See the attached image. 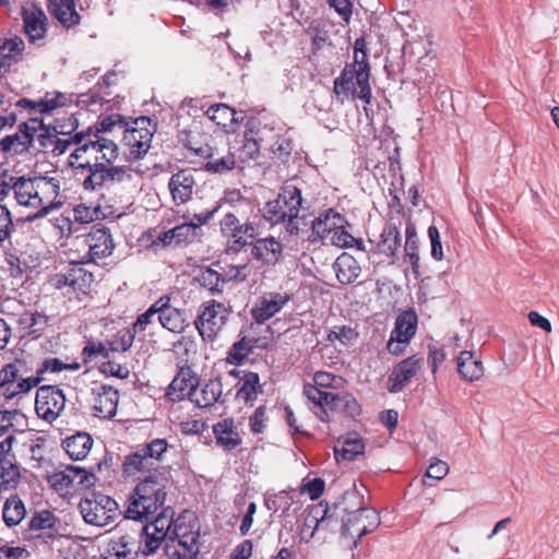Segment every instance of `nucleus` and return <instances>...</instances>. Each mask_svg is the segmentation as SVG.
Instances as JSON below:
<instances>
[{"label": "nucleus", "instance_id": "f257e3e1", "mask_svg": "<svg viewBox=\"0 0 559 559\" xmlns=\"http://www.w3.org/2000/svg\"><path fill=\"white\" fill-rule=\"evenodd\" d=\"M10 192L19 206L34 211L28 219L43 217L62 205L60 180L55 177H11L0 186V194Z\"/></svg>", "mask_w": 559, "mask_h": 559}, {"label": "nucleus", "instance_id": "f03ea898", "mask_svg": "<svg viewBox=\"0 0 559 559\" xmlns=\"http://www.w3.org/2000/svg\"><path fill=\"white\" fill-rule=\"evenodd\" d=\"M167 485L165 471H156L141 478L129 497L127 518L143 521L155 515L165 503Z\"/></svg>", "mask_w": 559, "mask_h": 559}, {"label": "nucleus", "instance_id": "7ed1b4c3", "mask_svg": "<svg viewBox=\"0 0 559 559\" xmlns=\"http://www.w3.org/2000/svg\"><path fill=\"white\" fill-rule=\"evenodd\" d=\"M75 148L70 153L68 163L73 169H87L112 164L119 156L118 145L110 139L98 134H76Z\"/></svg>", "mask_w": 559, "mask_h": 559}, {"label": "nucleus", "instance_id": "20e7f679", "mask_svg": "<svg viewBox=\"0 0 559 559\" xmlns=\"http://www.w3.org/2000/svg\"><path fill=\"white\" fill-rule=\"evenodd\" d=\"M369 80V64L361 66L358 61L348 63L334 81V93L342 103L349 98H359L368 105L371 102Z\"/></svg>", "mask_w": 559, "mask_h": 559}, {"label": "nucleus", "instance_id": "39448f33", "mask_svg": "<svg viewBox=\"0 0 559 559\" xmlns=\"http://www.w3.org/2000/svg\"><path fill=\"white\" fill-rule=\"evenodd\" d=\"M46 479L49 487L59 496L69 497L79 490L93 487L96 476L84 468L69 465L48 473Z\"/></svg>", "mask_w": 559, "mask_h": 559}, {"label": "nucleus", "instance_id": "423d86ee", "mask_svg": "<svg viewBox=\"0 0 559 559\" xmlns=\"http://www.w3.org/2000/svg\"><path fill=\"white\" fill-rule=\"evenodd\" d=\"M79 508L84 521L95 526H106L119 514L118 503L103 493H92L80 502Z\"/></svg>", "mask_w": 559, "mask_h": 559}, {"label": "nucleus", "instance_id": "0eeeda50", "mask_svg": "<svg viewBox=\"0 0 559 559\" xmlns=\"http://www.w3.org/2000/svg\"><path fill=\"white\" fill-rule=\"evenodd\" d=\"M301 202V191L293 185H286L277 199L264 205L263 217L272 224L285 222L286 217L299 214Z\"/></svg>", "mask_w": 559, "mask_h": 559}, {"label": "nucleus", "instance_id": "6e6552de", "mask_svg": "<svg viewBox=\"0 0 559 559\" xmlns=\"http://www.w3.org/2000/svg\"><path fill=\"white\" fill-rule=\"evenodd\" d=\"M229 309L222 302L210 300L203 304L195 326L203 340L212 341L224 328Z\"/></svg>", "mask_w": 559, "mask_h": 559}, {"label": "nucleus", "instance_id": "1a4fd4ad", "mask_svg": "<svg viewBox=\"0 0 559 559\" xmlns=\"http://www.w3.org/2000/svg\"><path fill=\"white\" fill-rule=\"evenodd\" d=\"M222 235L227 239L229 249L239 251L248 245L249 238L259 235V227L252 221L241 223L233 213H227L219 222Z\"/></svg>", "mask_w": 559, "mask_h": 559}, {"label": "nucleus", "instance_id": "9d476101", "mask_svg": "<svg viewBox=\"0 0 559 559\" xmlns=\"http://www.w3.org/2000/svg\"><path fill=\"white\" fill-rule=\"evenodd\" d=\"M110 165L104 164L99 167L87 168L88 176L83 181L84 189L96 191L110 183L133 181L134 173L131 168Z\"/></svg>", "mask_w": 559, "mask_h": 559}, {"label": "nucleus", "instance_id": "9b49d317", "mask_svg": "<svg viewBox=\"0 0 559 559\" xmlns=\"http://www.w3.org/2000/svg\"><path fill=\"white\" fill-rule=\"evenodd\" d=\"M380 523L379 515L374 509L360 508L350 511L343 520L342 535L354 539V545L365 536L372 532Z\"/></svg>", "mask_w": 559, "mask_h": 559}, {"label": "nucleus", "instance_id": "f8f14e48", "mask_svg": "<svg viewBox=\"0 0 559 559\" xmlns=\"http://www.w3.org/2000/svg\"><path fill=\"white\" fill-rule=\"evenodd\" d=\"M154 131L152 120L147 117H139L128 124L124 130L123 142L129 147L130 154L134 157L146 154L151 147Z\"/></svg>", "mask_w": 559, "mask_h": 559}, {"label": "nucleus", "instance_id": "ddd939ff", "mask_svg": "<svg viewBox=\"0 0 559 559\" xmlns=\"http://www.w3.org/2000/svg\"><path fill=\"white\" fill-rule=\"evenodd\" d=\"M417 330V314L408 310L401 313L395 321V326L391 332L386 349L392 355H401L414 337Z\"/></svg>", "mask_w": 559, "mask_h": 559}, {"label": "nucleus", "instance_id": "4468645a", "mask_svg": "<svg viewBox=\"0 0 559 559\" xmlns=\"http://www.w3.org/2000/svg\"><path fill=\"white\" fill-rule=\"evenodd\" d=\"M66 406V396L57 386H41L37 390L35 409L37 415L46 421L56 420Z\"/></svg>", "mask_w": 559, "mask_h": 559}, {"label": "nucleus", "instance_id": "2eb2a0df", "mask_svg": "<svg viewBox=\"0 0 559 559\" xmlns=\"http://www.w3.org/2000/svg\"><path fill=\"white\" fill-rule=\"evenodd\" d=\"M14 440L13 436H8L0 442V491L15 488L21 479L20 467L12 452Z\"/></svg>", "mask_w": 559, "mask_h": 559}, {"label": "nucleus", "instance_id": "dca6fc26", "mask_svg": "<svg viewBox=\"0 0 559 559\" xmlns=\"http://www.w3.org/2000/svg\"><path fill=\"white\" fill-rule=\"evenodd\" d=\"M19 365L8 364L0 370V388H5L4 395L12 399L19 394L27 393L40 382L38 377H19Z\"/></svg>", "mask_w": 559, "mask_h": 559}, {"label": "nucleus", "instance_id": "f3484780", "mask_svg": "<svg viewBox=\"0 0 559 559\" xmlns=\"http://www.w3.org/2000/svg\"><path fill=\"white\" fill-rule=\"evenodd\" d=\"M274 138V128L263 126L260 121L252 120L248 132L243 138L241 155L243 158L253 159L258 157L261 148H266L270 140Z\"/></svg>", "mask_w": 559, "mask_h": 559}, {"label": "nucleus", "instance_id": "a211bd4d", "mask_svg": "<svg viewBox=\"0 0 559 559\" xmlns=\"http://www.w3.org/2000/svg\"><path fill=\"white\" fill-rule=\"evenodd\" d=\"M155 302L158 323L173 333H182L188 325L186 312L171 306L168 296H163Z\"/></svg>", "mask_w": 559, "mask_h": 559}, {"label": "nucleus", "instance_id": "6ab92c4d", "mask_svg": "<svg viewBox=\"0 0 559 559\" xmlns=\"http://www.w3.org/2000/svg\"><path fill=\"white\" fill-rule=\"evenodd\" d=\"M289 300L290 296L286 293H266L257 300L252 308V318L258 323H264L278 313Z\"/></svg>", "mask_w": 559, "mask_h": 559}, {"label": "nucleus", "instance_id": "aec40b11", "mask_svg": "<svg viewBox=\"0 0 559 559\" xmlns=\"http://www.w3.org/2000/svg\"><path fill=\"white\" fill-rule=\"evenodd\" d=\"M197 181L192 169H182L174 174L168 182V189L175 204H185L192 199Z\"/></svg>", "mask_w": 559, "mask_h": 559}, {"label": "nucleus", "instance_id": "412c9836", "mask_svg": "<svg viewBox=\"0 0 559 559\" xmlns=\"http://www.w3.org/2000/svg\"><path fill=\"white\" fill-rule=\"evenodd\" d=\"M24 31L32 43L43 39L47 32V16L45 12L34 3H25L21 11Z\"/></svg>", "mask_w": 559, "mask_h": 559}, {"label": "nucleus", "instance_id": "4be33fe9", "mask_svg": "<svg viewBox=\"0 0 559 559\" xmlns=\"http://www.w3.org/2000/svg\"><path fill=\"white\" fill-rule=\"evenodd\" d=\"M92 409L94 416L103 419L112 418L117 413L119 393L112 386L102 385L93 391Z\"/></svg>", "mask_w": 559, "mask_h": 559}, {"label": "nucleus", "instance_id": "5701e85b", "mask_svg": "<svg viewBox=\"0 0 559 559\" xmlns=\"http://www.w3.org/2000/svg\"><path fill=\"white\" fill-rule=\"evenodd\" d=\"M420 358L408 357L397 364L388 379V390L397 393L411 381L420 367Z\"/></svg>", "mask_w": 559, "mask_h": 559}, {"label": "nucleus", "instance_id": "b1692460", "mask_svg": "<svg viewBox=\"0 0 559 559\" xmlns=\"http://www.w3.org/2000/svg\"><path fill=\"white\" fill-rule=\"evenodd\" d=\"M283 253L282 243L273 236L259 238L252 243L251 254L263 264H276Z\"/></svg>", "mask_w": 559, "mask_h": 559}, {"label": "nucleus", "instance_id": "393cba45", "mask_svg": "<svg viewBox=\"0 0 559 559\" xmlns=\"http://www.w3.org/2000/svg\"><path fill=\"white\" fill-rule=\"evenodd\" d=\"M85 241L88 246L90 255L94 260L110 255L115 248L109 230L103 227H93Z\"/></svg>", "mask_w": 559, "mask_h": 559}, {"label": "nucleus", "instance_id": "a878e982", "mask_svg": "<svg viewBox=\"0 0 559 559\" xmlns=\"http://www.w3.org/2000/svg\"><path fill=\"white\" fill-rule=\"evenodd\" d=\"M67 100V96L61 93H47L45 97L38 102L25 98L19 99L15 106L29 109L31 114L52 115L56 110L66 106Z\"/></svg>", "mask_w": 559, "mask_h": 559}, {"label": "nucleus", "instance_id": "bb28decb", "mask_svg": "<svg viewBox=\"0 0 559 559\" xmlns=\"http://www.w3.org/2000/svg\"><path fill=\"white\" fill-rule=\"evenodd\" d=\"M346 224L344 216L330 209L312 222V234L316 236L314 239H320L325 243L333 231Z\"/></svg>", "mask_w": 559, "mask_h": 559}, {"label": "nucleus", "instance_id": "cd10ccee", "mask_svg": "<svg viewBox=\"0 0 559 559\" xmlns=\"http://www.w3.org/2000/svg\"><path fill=\"white\" fill-rule=\"evenodd\" d=\"M218 207L215 206L213 210L194 214L190 222L182 223L174 227L177 234V240H179L180 243H185L191 242L195 238L200 237L202 233V225L206 224L210 219H212Z\"/></svg>", "mask_w": 559, "mask_h": 559}, {"label": "nucleus", "instance_id": "c85d7f7f", "mask_svg": "<svg viewBox=\"0 0 559 559\" xmlns=\"http://www.w3.org/2000/svg\"><path fill=\"white\" fill-rule=\"evenodd\" d=\"M122 466L123 473L129 477H140L144 474L151 475L156 471H164L158 464H155L153 460L147 457L141 449L127 455Z\"/></svg>", "mask_w": 559, "mask_h": 559}, {"label": "nucleus", "instance_id": "c756f323", "mask_svg": "<svg viewBox=\"0 0 559 559\" xmlns=\"http://www.w3.org/2000/svg\"><path fill=\"white\" fill-rule=\"evenodd\" d=\"M364 452L365 443L355 432L338 438L334 445V455L337 462L353 461Z\"/></svg>", "mask_w": 559, "mask_h": 559}, {"label": "nucleus", "instance_id": "7c9ffc66", "mask_svg": "<svg viewBox=\"0 0 559 559\" xmlns=\"http://www.w3.org/2000/svg\"><path fill=\"white\" fill-rule=\"evenodd\" d=\"M304 393L313 403V413L322 421L330 420L329 407L333 401V392L324 391L316 384H306Z\"/></svg>", "mask_w": 559, "mask_h": 559}, {"label": "nucleus", "instance_id": "2f4dec72", "mask_svg": "<svg viewBox=\"0 0 559 559\" xmlns=\"http://www.w3.org/2000/svg\"><path fill=\"white\" fill-rule=\"evenodd\" d=\"M199 536L187 535L166 543V554L170 559H197L199 554Z\"/></svg>", "mask_w": 559, "mask_h": 559}, {"label": "nucleus", "instance_id": "473e14b6", "mask_svg": "<svg viewBox=\"0 0 559 559\" xmlns=\"http://www.w3.org/2000/svg\"><path fill=\"white\" fill-rule=\"evenodd\" d=\"M222 395V384L217 379H212L197 384L192 391L190 401L201 408L214 405Z\"/></svg>", "mask_w": 559, "mask_h": 559}, {"label": "nucleus", "instance_id": "72a5a7b5", "mask_svg": "<svg viewBox=\"0 0 559 559\" xmlns=\"http://www.w3.org/2000/svg\"><path fill=\"white\" fill-rule=\"evenodd\" d=\"M333 270L338 282L344 285L354 283L361 272L358 261L345 252L335 260Z\"/></svg>", "mask_w": 559, "mask_h": 559}, {"label": "nucleus", "instance_id": "f704fd0d", "mask_svg": "<svg viewBox=\"0 0 559 559\" xmlns=\"http://www.w3.org/2000/svg\"><path fill=\"white\" fill-rule=\"evenodd\" d=\"M262 392L259 374L252 371L243 372L237 382V400L252 404Z\"/></svg>", "mask_w": 559, "mask_h": 559}, {"label": "nucleus", "instance_id": "c9c22d12", "mask_svg": "<svg viewBox=\"0 0 559 559\" xmlns=\"http://www.w3.org/2000/svg\"><path fill=\"white\" fill-rule=\"evenodd\" d=\"M16 322L24 334L39 336L48 326V317L35 309L24 310Z\"/></svg>", "mask_w": 559, "mask_h": 559}, {"label": "nucleus", "instance_id": "e433bc0d", "mask_svg": "<svg viewBox=\"0 0 559 559\" xmlns=\"http://www.w3.org/2000/svg\"><path fill=\"white\" fill-rule=\"evenodd\" d=\"M24 49V40L19 36L0 39V71L17 63Z\"/></svg>", "mask_w": 559, "mask_h": 559}, {"label": "nucleus", "instance_id": "4c0bfd02", "mask_svg": "<svg viewBox=\"0 0 559 559\" xmlns=\"http://www.w3.org/2000/svg\"><path fill=\"white\" fill-rule=\"evenodd\" d=\"M457 371L464 380L474 382L483 377L484 366L473 352L463 350L457 357Z\"/></svg>", "mask_w": 559, "mask_h": 559}, {"label": "nucleus", "instance_id": "58836bf2", "mask_svg": "<svg viewBox=\"0 0 559 559\" xmlns=\"http://www.w3.org/2000/svg\"><path fill=\"white\" fill-rule=\"evenodd\" d=\"M197 384L198 380L190 370H181L170 382L167 394L173 400L190 399Z\"/></svg>", "mask_w": 559, "mask_h": 559}, {"label": "nucleus", "instance_id": "ea45409f", "mask_svg": "<svg viewBox=\"0 0 559 559\" xmlns=\"http://www.w3.org/2000/svg\"><path fill=\"white\" fill-rule=\"evenodd\" d=\"M51 14L66 27L80 23V15L75 10L73 0H49Z\"/></svg>", "mask_w": 559, "mask_h": 559}, {"label": "nucleus", "instance_id": "a19ab883", "mask_svg": "<svg viewBox=\"0 0 559 559\" xmlns=\"http://www.w3.org/2000/svg\"><path fill=\"white\" fill-rule=\"evenodd\" d=\"M93 439L88 433L79 432L64 439L62 447L72 460H83L90 453Z\"/></svg>", "mask_w": 559, "mask_h": 559}, {"label": "nucleus", "instance_id": "79ce46f5", "mask_svg": "<svg viewBox=\"0 0 559 559\" xmlns=\"http://www.w3.org/2000/svg\"><path fill=\"white\" fill-rule=\"evenodd\" d=\"M69 293L68 296L79 298L80 295H86L93 283V275L80 265L69 269Z\"/></svg>", "mask_w": 559, "mask_h": 559}, {"label": "nucleus", "instance_id": "37998d69", "mask_svg": "<svg viewBox=\"0 0 559 559\" xmlns=\"http://www.w3.org/2000/svg\"><path fill=\"white\" fill-rule=\"evenodd\" d=\"M5 262L12 276H21L24 272L35 267L38 264V258H34L26 252H17L16 249L5 252Z\"/></svg>", "mask_w": 559, "mask_h": 559}, {"label": "nucleus", "instance_id": "c03bdc74", "mask_svg": "<svg viewBox=\"0 0 559 559\" xmlns=\"http://www.w3.org/2000/svg\"><path fill=\"white\" fill-rule=\"evenodd\" d=\"M216 442L224 449H235L241 441L239 433L235 430L231 419H224L213 427Z\"/></svg>", "mask_w": 559, "mask_h": 559}, {"label": "nucleus", "instance_id": "a18cd8bd", "mask_svg": "<svg viewBox=\"0 0 559 559\" xmlns=\"http://www.w3.org/2000/svg\"><path fill=\"white\" fill-rule=\"evenodd\" d=\"M187 535L199 536L198 523L190 512H183L175 520L168 540L186 538Z\"/></svg>", "mask_w": 559, "mask_h": 559}, {"label": "nucleus", "instance_id": "49530a36", "mask_svg": "<svg viewBox=\"0 0 559 559\" xmlns=\"http://www.w3.org/2000/svg\"><path fill=\"white\" fill-rule=\"evenodd\" d=\"M401 245L400 231L395 226H385L380 235V240L377 243L379 253L393 258Z\"/></svg>", "mask_w": 559, "mask_h": 559}, {"label": "nucleus", "instance_id": "de8ad7c7", "mask_svg": "<svg viewBox=\"0 0 559 559\" xmlns=\"http://www.w3.org/2000/svg\"><path fill=\"white\" fill-rule=\"evenodd\" d=\"M205 114L210 120L226 130H231L236 123V111L225 104L213 105Z\"/></svg>", "mask_w": 559, "mask_h": 559}, {"label": "nucleus", "instance_id": "09e8293b", "mask_svg": "<svg viewBox=\"0 0 559 559\" xmlns=\"http://www.w3.org/2000/svg\"><path fill=\"white\" fill-rule=\"evenodd\" d=\"M26 514L25 506L17 496L7 499L3 507V520L8 526L17 525Z\"/></svg>", "mask_w": 559, "mask_h": 559}, {"label": "nucleus", "instance_id": "8fccbe9b", "mask_svg": "<svg viewBox=\"0 0 559 559\" xmlns=\"http://www.w3.org/2000/svg\"><path fill=\"white\" fill-rule=\"evenodd\" d=\"M110 211L104 210L102 206H94L87 204H79L73 210L74 221L81 224H88L91 222L106 218Z\"/></svg>", "mask_w": 559, "mask_h": 559}, {"label": "nucleus", "instance_id": "3c124183", "mask_svg": "<svg viewBox=\"0 0 559 559\" xmlns=\"http://www.w3.org/2000/svg\"><path fill=\"white\" fill-rule=\"evenodd\" d=\"M340 411L346 413L350 417L359 414L360 408L355 397L348 393H333V401L330 404L329 413Z\"/></svg>", "mask_w": 559, "mask_h": 559}, {"label": "nucleus", "instance_id": "603ef678", "mask_svg": "<svg viewBox=\"0 0 559 559\" xmlns=\"http://www.w3.org/2000/svg\"><path fill=\"white\" fill-rule=\"evenodd\" d=\"M130 536H121L109 544L105 559H132L133 547Z\"/></svg>", "mask_w": 559, "mask_h": 559}, {"label": "nucleus", "instance_id": "864d4df0", "mask_svg": "<svg viewBox=\"0 0 559 559\" xmlns=\"http://www.w3.org/2000/svg\"><path fill=\"white\" fill-rule=\"evenodd\" d=\"M326 520V510H321L320 508L312 510L305 520L301 539L308 543L313 537L314 530L323 525Z\"/></svg>", "mask_w": 559, "mask_h": 559}, {"label": "nucleus", "instance_id": "5fc2aeb1", "mask_svg": "<svg viewBox=\"0 0 559 559\" xmlns=\"http://www.w3.org/2000/svg\"><path fill=\"white\" fill-rule=\"evenodd\" d=\"M171 510H164L151 524L146 525L148 532L153 530V533L159 534V538L168 539L175 522Z\"/></svg>", "mask_w": 559, "mask_h": 559}, {"label": "nucleus", "instance_id": "6e6d98bb", "mask_svg": "<svg viewBox=\"0 0 559 559\" xmlns=\"http://www.w3.org/2000/svg\"><path fill=\"white\" fill-rule=\"evenodd\" d=\"M32 136L28 132L24 134V140L19 134L8 135L0 141V151L4 154H17L25 148Z\"/></svg>", "mask_w": 559, "mask_h": 559}, {"label": "nucleus", "instance_id": "4d7b16f0", "mask_svg": "<svg viewBox=\"0 0 559 559\" xmlns=\"http://www.w3.org/2000/svg\"><path fill=\"white\" fill-rule=\"evenodd\" d=\"M198 282L205 288L211 292H221L222 284L225 282V277H223L218 272L212 269H203L198 274Z\"/></svg>", "mask_w": 559, "mask_h": 559}, {"label": "nucleus", "instance_id": "13d9d810", "mask_svg": "<svg viewBox=\"0 0 559 559\" xmlns=\"http://www.w3.org/2000/svg\"><path fill=\"white\" fill-rule=\"evenodd\" d=\"M357 338V333L354 329L345 325L334 326L328 333V341L332 344L338 342L341 345L347 346L353 344Z\"/></svg>", "mask_w": 559, "mask_h": 559}, {"label": "nucleus", "instance_id": "bf43d9fd", "mask_svg": "<svg viewBox=\"0 0 559 559\" xmlns=\"http://www.w3.org/2000/svg\"><path fill=\"white\" fill-rule=\"evenodd\" d=\"M251 350V341L242 338L239 342L235 343L233 347L229 349L226 362L231 365L241 364L249 356Z\"/></svg>", "mask_w": 559, "mask_h": 559}, {"label": "nucleus", "instance_id": "052dcab7", "mask_svg": "<svg viewBox=\"0 0 559 559\" xmlns=\"http://www.w3.org/2000/svg\"><path fill=\"white\" fill-rule=\"evenodd\" d=\"M265 150L271 151L278 158L287 157L292 152V142L274 130V138L270 140Z\"/></svg>", "mask_w": 559, "mask_h": 559}, {"label": "nucleus", "instance_id": "680f3d73", "mask_svg": "<svg viewBox=\"0 0 559 559\" xmlns=\"http://www.w3.org/2000/svg\"><path fill=\"white\" fill-rule=\"evenodd\" d=\"M157 321L156 302H154L144 313L140 314L136 321L133 323L132 330L134 333H142L148 330L150 326L154 325Z\"/></svg>", "mask_w": 559, "mask_h": 559}, {"label": "nucleus", "instance_id": "e2e57ef3", "mask_svg": "<svg viewBox=\"0 0 559 559\" xmlns=\"http://www.w3.org/2000/svg\"><path fill=\"white\" fill-rule=\"evenodd\" d=\"M168 443L166 439H154L141 449L155 464L160 460L162 455L167 451Z\"/></svg>", "mask_w": 559, "mask_h": 559}, {"label": "nucleus", "instance_id": "0e129e2a", "mask_svg": "<svg viewBox=\"0 0 559 559\" xmlns=\"http://www.w3.org/2000/svg\"><path fill=\"white\" fill-rule=\"evenodd\" d=\"M346 225H343L341 228H337L333 231L332 236L325 242V245H331L340 248L353 247L357 241L347 230Z\"/></svg>", "mask_w": 559, "mask_h": 559}, {"label": "nucleus", "instance_id": "69168bd1", "mask_svg": "<svg viewBox=\"0 0 559 559\" xmlns=\"http://www.w3.org/2000/svg\"><path fill=\"white\" fill-rule=\"evenodd\" d=\"M236 166V160L234 155L227 154L219 158H215L209 160L206 163V169L213 173H224L227 170H231Z\"/></svg>", "mask_w": 559, "mask_h": 559}, {"label": "nucleus", "instance_id": "338daca9", "mask_svg": "<svg viewBox=\"0 0 559 559\" xmlns=\"http://www.w3.org/2000/svg\"><path fill=\"white\" fill-rule=\"evenodd\" d=\"M266 421H267V417H266L265 407H263V406L258 407L254 411L253 415H251L249 418V425H250L252 432H254V433L263 432L266 427Z\"/></svg>", "mask_w": 559, "mask_h": 559}, {"label": "nucleus", "instance_id": "774afa93", "mask_svg": "<svg viewBox=\"0 0 559 559\" xmlns=\"http://www.w3.org/2000/svg\"><path fill=\"white\" fill-rule=\"evenodd\" d=\"M324 490V481L321 478H313L302 485L301 492L309 496L311 500L318 499Z\"/></svg>", "mask_w": 559, "mask_h": 559}]
</instances>
